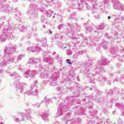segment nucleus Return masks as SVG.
I'll list each match as a JSON object with an SVG mask.
<instances>
[{"mask_svg": "<svg viewBox=\"0 0 124 124\" xmlns=\"http://www.w3.org/2000/svg\"><path fill=\"white\" fill-rule=\"evenodd\" d=\"M109 62H110V61H108L107 59H103L100 60L96 65V68L94 71L95 72L94 77L97 79L99 82H100L101 84H104V82L107 81V78L102 76V73H104L105 70L104 67L101 66L108 64Z\"/></svg>", "mask_w": 124, "mask_h": 124, "instance_id": "f257e3e1", "label": "nucleus"}, {"mask_svg": "<svg viewBox=\"0 0 124 124\" xmlns=\"http://www.w3.org/2000/svg\"><path fill=\"white\" fill-rule=\"evenodd\" d=\"M16 51V47L14 46L13 45L9 44L6 48L4 50V54L3 57V59L5 60L4 62H0V66H5L10 62H14L15 61V57L11 55L14 52Z\"/></svg>", "mask_w": 124, "mask_h": 124, "instance_id": "f03ea898", "label": "nucleus"}, {"mask_svg": "<svg viewBox=\"0 0 124 124\" xmlns=\"http://www.w3.org/2000/svg\"><path fill=\"white\" fill-rule=\"evenodd\" d=\"M72 105H73V97L72 96L67 97L66 100L60 104L56 114L54 115V118H59V117L62 116L64 111L68 110V108Z\"/></svg>", "mask_w": 124, "mask_h": 124, "instance_id": "7ed1b4c3", "label": "nucleus"}, {"mask_svg": "<svg viewBox=\"0 0 124 124\" xmlns=\"http://www.w3.org/2000/svg\"><path fill=\"white\" fill-rule=\"evenodd\" d=\"M13 27L8 22L4 25L1 31L2 34L0 37V41L3 42L6 40V38H13Z\"/></svg>", "mask_w": 124, "mask_h": 124, "instance_id": "20e7f679", "label": "nucleus"}, {"mask_svg": "<svg viewBox=\"0 0 124 124\" xmlns=\"http://www.w3.org/2000/svg\"><path fill=\"white\" fill-rule=\"evenodd\" d=\"M62 28H63V29L67 28L68 32L69 33H71V35L73 36H76V35H77L76 32H77V31H80V25H78L77 23H75L74 29H75V31L74 29H72L71 27H70L69 25L67 26L66 25L61 24L58 26V29L59 30H61V29H62Z\"/></svg>", "mask_w": 124, "mask_h": 124, "instance_id": "39448f33", "label": "nucleus"}, {"mask_svg": "<svg viewBox=\"0 0 124 124\" xmlns=\"http://www.w3.org/2000/svg\"><path fill=\"white\" fill-rule=\"evenodd\" d=\"M39 71L41 72V75H40L41 78H43V79H46V78H47L48 77H49V76L50 75V74L52 75V74H53L52 72H54V73H56V71H55L54 68H53V69L51 68L48 71L46 70V69L44 68H40L39 69Z\"/></svg>", "mask_w": 124, "mask_h": 124, "instance_id": "423d86ee", "label": "nucleus"}, {"mask_svg": "<svg viewBox=\"0 0 124 124\" xmlns=\"http://www.w3.org/2000/svg\"><path fill=\"white\" fill-rule=\"evenodd\" d=\"M90 1L93 5L92 13L93 17L96 19H99L100 18V14L97 13V10L96 9L97 3H96V0H90Z\"/></svg>", "mask_w": 124, "mask_h": 124, "instance_id": "0eeeda50", "label": "nucleus"}, {"mask_svg": "<svg viewBox=\"0 0 124 124\" xmlns=\"http://www.w3.org/2000/svg\"><path fill=\"white\" fill-rule=\"evenodd\" d=\"M51 54L52 53L49 51H45L43 54L44 62L49 64H53L54 62V59L51 57Z\"/></svg>", "mask_w": 124, "mask_h": 124, "instance_id": "6e6552de", "label": "nucleus"}, {"mask_svg": "<svg viewBox=\"0 0 124 124\" xmlns=\"http://www.w3.org/2000/svg\"><path fill=\"white\" fill-rule=\"evenodd\" d=\"M24 94H27V95H37L38 94L37 87L35 85H31L30 91L25 92Z\"/></svg>", "mask_w": 124, "mask_h": 124, "instance_id": "1a4fd4ad", "label": "nucleus"}, {"mask_svg": "<svg viewBox=\"0 0 124 124\" xmlns=\"http://www.w3.org/2000/svg\"><path fill=\"white\" fill-rule=\"evenodd\" d=\"M111 2L113 3V6L114 9L121 10V11H124V5L121 4L119 0H111Z\"/></svg>", "mask_w": 124, "mask_h": 124, "instance_id": "9d476101", "label": "nucleus"}, {"mask_svg": "<svg viewBox=\"0 0 124 124\" xmlns=\"http://www.w3.org/2000/svg\"><path fill=\"white\" fill-rule=\"evenodd\" d=\"M39 72L36 71H31L30 70L26 69V71L24 72V74H23L24 78H29V77H34L35 76L36 74H38Z\"/></svg>", "mask_w": 124, "mask_h": 124, "instance_id": "9b49d317", "label": "nucleus"}, {"mask_svg": "<svg viewBox=\"0 0 124 124\" xmlns=\"http://www.w3.org/2000/svg\"><path fill=\"white\" fill-rule=\"evenodd\" d=\"M27 50L29 52H32V53L38 54V53H39V51L41 50V48L39 46V44H37L36 46H30L28 47Z\"/></svg>", "mask_w": 124, "mask_h": 124, "instance_id": "f8f14e48", "label": "nucleus"}, {"mask_svg": "<svg viewBox=\"0 0 124 124\" xmlns=\"http://www.w3.org/2000/svg\"><path fill=\"white\" fill-rule=\"evenodd\" d=\"M62 124H80V119L63 120Z\"/></svg>", "mask_w": 124, "mask_h": 124, "instance_id": "ddd939ff", "label": "nucleus"}, {"mask_svg": "<svg viewBox=\"0 0 124 124\" xmlns=\"http://www.w3.org/2000/svg\"><path fill=\"white\" fill-rule=\"evenodd\" d=\"M27 87V84L25 83H18L16 85V91L18 93H22L24 92V88Z\"/></svg>", "mask_w": 124, "mask_h": 124, "instance_id": "4468645a", "label": "nucleus"}, {"mask_svg": "<svg viewBox=\"0 0 124 124\" xmlns=\"http://www.w3.org/2000/svg\"><path fill=\"white\" fill-rule=\"evenodd\" d=\"M78 7L80 9H84V8H86V9H90L91 7L88 5V3L84 0H81L78 3Z\"/></svg>", "mask_w": 124, "mask_h": 124, "instance_id": "2eb2a0df", "label": "nucleus"}, {"mask_svg": "<svg viewBox=\"0 0 124 124\" xmlns=\"http://www.w3.org/2000/svg\"><path fill=\"white\" fill-rule=\"evenodd\" d=\"M23 121H25V115L18 114L15 116L14 121L16 123H20V122H23Z\"/></svg>", "mask_w": 124, "mask_h": 124, "instance_id": "dca6fc26", "label": "nucleus"}, {"mask_svg": "<svg viewBox=\"0 0 124 124\" xmlns=\"http://www.w3.org/2000/svg\"><path fill=\"white\" fill-rule=\"evenodd\" d=\"M108 0H103V4L104 5H100L99 9L101 10L103 13H105V14H108V12L106 11L105 10H103L105 8V5H108Z\"/></svg>", "mask_w": 124, "mask_h": 124, "instance_id": "f3484780", "label": "nucleus"}, {"mask_svg": "<svg viewBox=\"0 0 124 124\" xmlns=\"http://www.w3.org/2000/svg\"><path fill=\"white\" fill-rule=\"evenodd\" d=\"M28 62L31 64H37V63L40 62V59L33 58H30Z\"/></svg>", "mask_w": 124, "mask_h": 124, "instance_id": "a211bd4d", "label": "nucleus"}, {"mask_svg": "<svg viewBox=\"0 0 124 124\" xmlns=\"http://www.w3.org/2000/svg\"><path fill=\"white\" fill-rule=\"evenodd\" d=\"M113 17L115 19V23H120V20L121 21H124V17L122 16L120 18V15H118L117 14H115L113 15Z\"/></svg>", "mask_w": 124, "mask_h": 124, "instance_id": "6ab92c4d", "label": "nucleus"}, {"mask_svg": "<svg viewBox=\"0 0 124 124\" xmlns=\"http://www.w3.org/2000/svg\"><path fill=\"white\" fill-rule=\"evenodd\" d=\"M27 15H31L32 17H33V18H35L36 17L38 16V15H37V11L33 10H28L26 13Z\"/></svg>", "mask_w": 124, "mask_h": 124, "instance_id": "aec40b11", "label": "nucleus"}, {"mask_svg": "<svg viewBox=\"0 0 124 124\" xmlns=\"http://www.w3.org/2000/svg\"><path fill=\"white\" fill-rule=\"evenodd\" d=\"M39 116L41 117L44 122H49V119H48V113L42 112L39 114Z\"/></svg>", "mask_w": 124, "mask_h": 124, "instance_id": "412c9836", "label": "nucleus"}, {"mask_svg": "<svg viewBox=\"0 0 124 124\" xmlns=\"http://www.w3.org/2000/svg\"><path fill=\"white\" fill-rule=\"evenodd\" d=\"M1 10L2 12L5 11L7 13L8 12H10L11 8L9 7V5H8V4H5L1 5Z\"/></svg>", "mask_w": 124, "mask_h": 124, "instance_id": "4be33fe9", "label": "nucleus"}, {"mask_svg": "<svg viewBox=\"0 0 124 124\" xmlns=\"http://www.w3.org/2000/svg\"><path fill=\"white\" fill-rule=\"evenodd\" d=\"M50 79L52 80L51 81V86H57L58 84V81H57V78L55 75L51 76L49 77Z\"/></svg>", "mask_w": 124, "mask_h": 124, "instance_id": "5701e85b", "label": "nucleus"}, {"mask_svg": "<svg viewBox=\"0 0 124 124\" xmlns=\"http://www.w3.org/2000/svg\"><path fill=\"white\" fill-rule=\"evenodd\" d=\"M33 28H28V33H29V34H30V36H28V38H30L31 37V35L32 34V33H34V32H35V31H36V28L35 27V26L34 25L33 26Z\"/></svg>", "mask_w": 124, "mask_h": 124, "instance_id": "b1692460", "label": "nucleus"}, {"mask_svg": "<svg viewBox=\"0 0 124 124\" xmlns=\"http://www.w3.org/2000/svg\"><path fill=\"white\" fill-rule=\"evenodd\" d=\"M26 112H27V113H25L24 117H26L27 120H31V109H27Z\"/></svg>", "mask_w": 124, "mask_h": 124, "instance_id": "393cba45", "label": "nucleus"}, {"mask_svg": "<svg viewBox=\"0 0 124 124\" xmlns=\"http://www.w3.org/2000/svg\"><path fill=\"white\" fill-rule=\"evenodd\" d=\"M40 42L42 43V46L43 47H48V44H47V38H42L40 40Z\"/></svg>", "mask_w": 124, "mask_h": 124, "instance_id": "a878e982", "label": "nucleus"}, {"mask_svg": "<svg viewBox=\"0 0 124 124\" xmlns=\"http://www.w3.org/2000/svg\"><path fill=\"white\" fill-rule=\"evenodd\" d=\"M15 14V18L16 19V20H18V19H20V17H21V13H20V12L19 11L16 10L14 12Z\"/></svg>", "mask_w": 124, "mask_h": 124, "instance_id": "bb28decb", "label": "nucleus"}, {"mask_svg": "<svg viewBox=\"0 0 124 124\" xmlns=\"http://www.w3.org/2000/svg\"><path fill=\"white\" fill-rule=\"evenodd\" d=\"M105 28V25H104L103 24H100L98 26H96V29L98 30V31L99 30H104Z\"/></svg>", "mask_w": 124, "mask_h": 124, "instance_id": "cd10ccee", "label": "nucleus"}, {"mask_svg": "<svg viewBox=\"0 0 124 124\" xmlns=\"http://www.w3.org/2000/svg\"><path fill=\"white\" fill-rule=\"evenodd\" d=\"M61 37V35L59 34H55V39L54 38H51V42H55L56 41V39H58V38H60Z\"/></svg>", "mask_w": 124, "mask_h": 124, "instance_id": "c85d7f7f", "label": "nucleus"}, {"mask_svg": "<svg viewBox=\"0 0 124 124\" xmlns=\"http://www.w3.org/2000/svg\"><path fill=\"white\" fill-rule=\"evenodd\" d=\"M108 43L107 42L105 41V42H102L101 44V46L103 47L104 49H107V44Z\"/></svg>", "mask_w": 124, "mask_h": 124, "instance_id": "c756f323", "label": "nucleus"}, {"mask_svg": "<svg viewBox=\"0 0 124 124\" xmlns=\"http://www.w3.org/2000/svg\"><path fill=\"white\" fill-rule=\"evenodd\" d=\"M10 76H11V77H19V78H21V77H20V76L17 75V72H14L10 74Z\"/></svg>", "mask_w": 124, "mask_h": 124, "instance_id": "7c9ffc66", "label": "nucleus"}, {"mask_svg": "<svg viewBox=\"0 0 124 124\" xmlns=\"http://www.w3.org/2000/svg\"><path fill=\"white\" fill-rule=\"evenodd\" d=\"M96 93L97 95H92V96H90L91 99H93V98H94V97H96L97 96V95H99V94H101V92H100L99 91H96Z\"/></svg>", "mask_w": 124, "mask_h": 124, "instance_id": "2f4dec72", "label": "nucleus"}, {"mask_svg": "<svg viewBox=\"0 0 124 124\" xmlns=\"http://www.w3.org/2000/svg\"><path fill=\"white\" fill-rule=\"evenodd\" d=\"M18 30L20 31L23 32L25 31V30H26V27H25V26H24L23 25H20L18 26Z\"/></svg>", "mask_w": 124, "mask_h": 124, "instance_id": "473e14b6", "label": "nucleus"}, {"mask_svg": "<svg viewBox=\"0 0 124 124\" xmlns=\"http://www.w3.org/2000/svg\"><path fill=\"white\" fill-rule=\"evenodd\" d=\"M58 47L62 50H65L66 46H64V45L62 43H60L58 45Z\"/></svg>", "mask_w": 124, "mask_h": 124, "instance_id": "72a5a7b5", "label": "nucleus"}, {"mask_svg": "<svg viewBox=\"0 0 124 124\" xmlns=\"http://www.w3.org/2000/svg\"><path fill=\"white\" fill-rule=\"evenodd\" d=\"M24 57H25V55H24L23 54L18 55V56L17 57V58L16 59V62H20V61H21V60H22V59H23V58H24Z\"/></svg>", "mask_w": 124, "mask_h": 124, "instance_id": "f704fd0d", "label": "nucleus"}, {"mask_svg": "<svg viewBox=\"0 0 124 124\" xmlns=\"http://www.w3.org/2000/svg\"><path fill=\"white\" fill-rule=\"evenodd\" d=\"M17 68L20 71H22L23 73H24V74H25V71H26V70H25L24 69V68L23 67V66L19 65V66H18Z\"/></svg>", "mask_w": 124, "mask_h": 124, "instance_id": "c9c22d12", "label": "nucleus"}, {"mask_svg": "<svg viewBox=\"0 0 124 124\" xmlns=\"http://www.w3.org/2000/svg\"><path fill=\"white\" fill-rule=\"evenodd\" d=\"M43 102H45L46 104H49L50 102H51V100L47 98V97H45V99L43 101Z\"/></svg>", "mask_w": 124, "mask_h": 124, "instance_id": "e433bc0d", "label": "nucleus"}, {"mask_svg": "<svg viewBox=\"0 0 124 124\" xmlns=\"http://www.w3.org/2000/svg\"><path fill=\"white\" fill-rule=\"evenodd\" d=\"M54 13V12L52 11H47L46 12V17H51L52 16V14Z\"/></svg>", "mask_w": 124, "mask_h": 124, "instance_id": "4c0bfd02", "label": "nucleus"}, {"mask_svg": "<svg viewBox=\"0 0 124 124\" xmlns=\"http://www.w3.org/2000/svg\"><path fill=\"white\" fill-rule=\"evenodd\" d=\"M83 54V51L82 50H79L78 51L75 55V56H77V57H78V56H80V55Z\"/></svg>", "mask_w": 124, "mask_h": 124, "instance_id": "58836bf2", "label": "nucleus"}, {"mask_svg": "<svg viewBox=\"0 0 124 124\" xmlns=\"http://www.w3.org/2000/svg\"><path fill=\"white\" fill-rule=\"evenodd\" d=\"M86 30L87 31H92L93 30V28L92 26H88L86 28Z\"/></svg>", "mask_w": 124, "mask_h": 124, "instance_id": "ea45409f", "label": "nucleus"}, {"mask_svg": "<svg viewBox=\"0 0 124 124\" xmlns=\"http://www.w3.org/2000/svg\"><path fill=\"white\" fill-rule=\"evenodd\" d=\"M113 93H114V91H113V90H109L107 93V96H108V95H112Z\"/></svg>", "mask_w": 124, "mask_h": 124, "instance_id": "a19ab883", "label": "nucleus"}, {"mask_svg": "<svg viewBox=\"0 0 124 124\" xmlns=\"http://www.w3.org/2000/svg\"><path fill=\"white\" fill-rule=\"evenodd\" d=\"M85 76H86V77H87V78H89L90 79V78L92 77V76H93V75L90 73H86L85 74Z\"/></svg>", "mask_w": 124, "mask_h": 124, "instance_id": "79ce46f5", "label": "nucleus"}, {"mask_svg": "<svg viewBox=\"0 0 124 124\" xmlns=\"http://www.w3.org/2000/svg\"><path fill=\"white\" fill-rule=\"evenodd\" d=\"M70 116H71V113L68 112L67 113L66 115L65 116L66 119H69L70 118Z\"/></svg>", "mask_w": 124, "mask_h": 124, "instance_id": "37998d69", "label": "nucleus"}, {"mask_svg": "<svg viewBox=\"0 0 124 124\" xmlns=\"http://www.w3.org/2000/svg\"><path fill=\"white\" fill-rule=\"evenodd\" d=\"M67 55L68 56H71L72 55V51L70 50H67Z\"/></svg>", "mask_w": 124, "mask_h": 124, "instance_id": "c03bdc74", "label": "nucleus"}, {"mask_svg": "<svg viewBox=\"0 0 124 124\" xmlns=\"http://www.w3.org/2000/svg\"><path fill=\"white\" fill-rule=\"evenodd\" d=\"M110 52L111 53V54L112 55H114V54H115V53H116V51H115V48L110 49Z\"/></svg>", "mask_w": 124, "mask_h": 124, "instance_id": "a18cd8bd", "label": "nucleus"}, {"mask_svg": "<svg viewBox=\"0 0 124 124\" xmlns=\"http://www.w3.org/2000/svg\"><path fill=\"white\" fill-rule=\"evenodd\" d=\"M116 66L117 68H121V67H122V64L120 63H118Z\"/></svg>", "mask_w": 124, "mask_h": 124, "instance_id": "49530a36", "label": "nucleus"}, {"mask_svg": "<svg viewBox=\"0 0 124 124\" xmlns=\"http://www.w3.org/2000/svg\"><path fill=\"white\" fill-rule=\"evenodd\" d=\"M80 36H82V38L84 40H87V38L86 37H85L84 36H83V34H80Z\"/></svg>", "mask_w": 124, "mask_h": 124, "instance_id": "de8ad7c7", "label": "nucleus"}, {"mask_svg": "<svg viewBox=\"0 0 124 124\" xmlns=\"http://www.w3.org/2000/svg\"><path fill=\"white\" fill-rule=\"evenodd\" d=\"M67 63H69V64H71V62H70V60L67 59L66 60Z\"/></svg>", "mask_w": 124, "mask_h": 124, "instance_id": "09e8293b", "label": "nucleus"}, {"mask_svg": "<svg viewBox=\"0 0 124 124\" xmlns=\"http://www.w3.org/2000/svg\"><path fill=\"white\" fill-rule=\"evenodd\" d=\"M118 124H123V121L122 119H119L118 121Z\"/></svg>", "mask_w": 124, "mask_h": 124, "instance_id": "8fccbe9b", "label": "nucleus"}, {"mask_svg": "<svg viewBox=\"0 0 124 124\" xmlns=\"http://www.w3.org/2000/svg\"><path fill=\"white\" fill-rule=\"evenodd\" d=\"M95 101H97V102H101L100 100L98 99V98H95L94 99Z\"/></svg>", "mask_w": 124, "mask_h": 124, "instance_id": "3c124183", "label": "nucleus"}, {"mask_svg": "<svg viewBox=\"0 0 124 124\" xmlns=\"http://www.w3.org/2000/svg\"><path fill=\"white\" fill-rule=\"evenodd\" d=\"M115 106H116V107H118V108H120V107H121V104L119 103H116Z\"/></svg>", "mask_w": 124, "mask_h": 124, "instance_id": "603ef678", "label": "nucleus"}, {"mask_svg": "<svg viewBox=\"0 0 124 124\" xmlns=\"http://www.w3.org/2000/svg\"><path fill=\"white\" fill-rule=\"evenodd\" d=\"M116 28H117V26H116V24H115V23H114L112 25V29H116Z\"/></svg>", "mask_w": 124, "mask_h": 124, "instance_id": "864d4df0", "label": "nucleus"}, {"mask_svg": "<svg viewBox=\"0 0 124 124\" xmlns=\"http://www.w3.org/2000/svg\"><path fill=\"white\" fill-rule=\"evenodd\" d=\"M95 88V86H92V87L90 88V91H92V90H93V89H94Z\"/></svg>", "mask_w": 124, "mask_h": 124, "instance_id": "5fc2aeb1", "label": "nucleus"}, {"mask_svg": "<svg viewBox=\"0 0 124 124\" xmlns=\"http://www.w3.org/2000/svg\"><path fill=\"white\" fill-rule=\"evenodd\" d=\"M72 38L73 40H77V39H78L76 37H72Z\"/></svg>", "mask_w": 124, "mask_h": 124, "instance_id": "6e6d98bb", "label": "nucleus"}, {"mask_svg": "<svg viewBox=\"0 0 124 124\" xmlns=\"http://www.w3.org/2000/svg\"><path fill=\"white\" fill-rule=\"evenodd\" d=\"M35 106H36V107H39L40 106V104L37 103L35 104Z\"/></svg>", "mask_w": 124, "mask_h": 124, "instance_id": "4d7b16f0", "label": "nucleus"}, {"mask_svg": "<svg viewBox=\"0 0 124 124\" xmlns=\"http://www.w3.org/2000/svg\"><path fill=\"white\" fill-rule=\"evenodd\" d=\"M57 91H58L59 92L62 91V89H61L60 87H58V88H57Z\"/></svg>", "mask_w": 124, "mask_h": 124, "instance_id": "13d9d810", "label": "nucleus"}, {"mask_svg": "<svg viewBox=\"0 0 124 124\" xmlns=\"http://www.w3.org/2000/svg\"><path fill=\"white\" fill-rule=\"evenodd\" d=\"M2 2H5V0H0V3H2Z\"/></svg>", "mask_w": 124, "mask_h": 124, "instance_id": "bf43d9fd", "label": "nucleus"}, {"mask_svg": "<svg viewBox=\"0 0 124 124\" xmlns=\"http://www.w3.org/2000/svg\"><path fill=\"white\" fill-rule=\"evenodd\" d=\"M96 50H97V51H100V47L98 46V47L96 48Z\"/></svg>", "mask_w": 124, "mask_h": 124, "instance_id": "052dcab7", "label": "nucleus"}, {"mask_svg": "<svg viewBox=\"0 0 124 124\" xmlns=\"http://www.w3.org/2000/svg\"><path fill=\"white\" fill-rule=\"evenodd\" d=\"M122 99H124V93H123L122 94Z\"/></svg>", "mask_w": 124, "mask_h": 124, "instance_id": "680f3d73", "label": "nucleus"}, {"mask_svg": "<svg viewBox=\"0 0 124 124\" xmlns=\"http://www.w3.org/2000/svg\"><path fill=\"white\" fill-rule=\"evenodd\" d=\"M38 9L41 12L43 11V8H39Z\"/></svg>", "mask_w": 124, "mask_h": 124, "instance_id": "e2e57ef3", "label": "nucleus"}, {"mask_svg": "<svg viewBox=\"0 0 124 124\" xmlns=\"http://www.w3.org/2000/svg\"><path fill=\"white\" fill-rule=\"evenodd\" d=\"M89 118H90V119H93V116H92V115H90V116H89Z\"/></svg>", "mask_w": 124, "mask_h": 124, "instance_id": "0e129e2a", "label": "nucleus"}, {"mask_svg": "<svg viewBox=\"0 0 124 124\" xmlns=\"http://www.w3.org/2000/svg\"><path fill=\"white\" fill-rule=\"evenodd\" d=\"M110 76H111V77L113 78V77H114V76H115V75L113 74H111L110 75Z\"/></svg>", "mask_w": 124, "mask_h": 124, "instance_id": "69168bd1", "label": "nucleus"}, {"mask_svg": "<svg viewBox=\"0 0 124 124\" xmlns=\"http://www.w3.org/2000/svg\"><path fill=\"white\" fill-rule=\"evenodd\" d=\"M36 84H37V81H35V82H34V86H36Z\"/></svg>", "mask_w": 124, "mask_h": 124, "instance_id": "338daca9", "label": "nucleus"}, {"mask_svg": "<svg viewBox=\"0 0 124 124\" xmlns=\"http://www.w3.org/2000/svg\"><path fill=\"white\" fill-rule=\"evenodd\" d=\"M3 72V70H0V74L2 73Z\"/></svg>", "mask_w": 124, "mask_h": 124, "instance_id": "774afa93", "label": "nucleus"}]
</instances>
